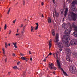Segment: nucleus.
Segmentation results:
<instances>
[{
    "label": "nucleus",
    "mask_w": 77,
    "mask_h": 77,
    "mask_svg": "<svg viewBox=\"0 0 77 77\" xmlns=\"http://www.w3.org/2000/svg\"><path fill=\"white\" fill-rule=\"evenodd\" d=\"M58 50H59V51H60H60H62V49H57V53H54L53 54V55H54V57H55V59H57V64L58 65L59 68H60V69L62 70L65 76H68V75H67L66 72H65L64 71V70H63V69L60 67L61 66L60 62H59V60H58V59H57L58 58V55L57 54V53H59V51H58Z\"/></svg>",
    "instance_id": "nucleus-1"
},
{
    "label": "nucleus",
    "mask_w": 77,
    "mask_h": 77,
    "mask_svg": "<svg viewBox=\"0 0 77 77\" xmlns=\"http://www.w3.org/2000/svg\"><path fill=\"white\" fill-rule=\"evenodd\" d=\"M71 29H66L64 32V33L66 35H64L63 37V42L66 43L68 41H69L70 40V37H69V34L71 33Z\"/></svg>",
    "instance_id": "nucleus-2"
},
{
    "label": "nucleus",
    "mask_w": 77,
    "mask_h": 77,
    "mask_svg": "<svg viewBox=\"0 0 77 77\" xmlns=\"http://www.w3.org/2000/svg\"><path fill=\"white\" fill-rule=\"evenodd\" d=\"M55 39H56V41L55 42V45H58L59 48H63V45L60 42L58 43L57 42L59 41V34L57 33L56 34Z\"/></svg>",
    "instance_id": "nucleus-3"
},
{
    "label": "nucleus",
    "mask_w": 77,
    "mask_h": 77,
    "mask_svg": "<svg viewBox=\"0 0 77 77\" xmlns=\"http://www.w3.org/2000/svg\"><path fill=\"white\" fill-rule=\"evenodd\" d=\"M71 16L73 21H75L77 18V14L72 12L71 13Z\"/></svg>",
    "instance_id": "nucleus-4"
},
{
    "label": "nucleus",
    "mask_w": 77,
    "mask_h": 77,
    "mask_svg": "<svg viewBox=\"0 0 77 77\" xmlns=\"http://www.w3.org/2000/svg\"><path fill=\"white\" fill-rule=\"evenodd\" d=\"M70 70H72V74H74L77 73V70H76V68L75 67L73 66L72 67L70 66Z\"/></svg>",
    "instance_id": "nucleus-5"
},
{
    "label": "nucleus",
    "mask_w": 77,
    "mask_h": 77,
    "mask_svg": "<svg viewBox=\"0 0 77 77\" xmlns=\"http://www.w3.org/2000/svg\"><path fill=\"white\" fill-rule=\"evenodd\" d=\"M70 44L71 45H77V40L75 39L72 40L70 42Z\"/></svg>",
    "instance_id": "nucleus-6"
},
{
    "label": "nucleus",
    "mask_w": 77,
    "mask_h": 77,
    "mask_svg": "<svg viewBox=\"0 0 77 77\" xmlns=\"http://www.w3.org/2000/svg\"><path fill=\"white\" fill-rule=\"evenodd\" d=\"M53 64L51 63V64H49V68L51 69H54L56 70L57 68L56 67H54Z\"/></svg>",
    "instance_id": "nucleus-7"
},
{
    "label": "nucleus",
    "mask_w": 77,
    "mask_h": 77,
    "mask_svg": "<svg viewBox=\"0 0 77 77\" xmlns=\"http://www.w3.org/2000/svg\"><path fill=\"white\" fill-rule=\"evenodd\" d=\"M66 53L67 54V55H69V56H71V51L69 48H67L66 50Z\"/></svg>",
    "instance_id": "nucleus-8"
},
{
    "label": "nucleus",
    "mask_w": 77,
    "mask_h": 77,
    "mask_svg": "<svg viewBox=\"0 0 77 77\" xmlns=\"http://www.w3.org/2000/svg\"><path fill=\"white\" fill-rule=\"evenodd\" d=\"M75 23L73 22L72 24V27H73L74 29V30L75 32H77V26H75Z\"/></svg>",
    "instance_id": "nucleus-9"
},
{
    "label": "nucleus",
    "mask_w": 77,
    "mask_h": 77,
    "mask_svg": "<svg viewBox=\"0 0 77 77\" xmlns=\"http://www.w3.org/2000/svg\"><path fill=\"white\" fill-rule=\"evenodd\" d=\"M52 40L50 39L49 41V49L50 50V48L52 46Z\"/></svg>",
    "instance_id": "nucleus-10"
},
{
    "label": "nucleus",
    "mask_w": 77,
    "mask_h": 77,
    "mask_svg": "<svg viewBox=\"0 0 77 77\" xmlns=\"http://www.w3.org/2000/svg\"><path fill=\"white\" fill-rule=\"evenodd\" d=\"M70 56H71V55H67V56H66V59L67 61H68L69 62H71V59H70Z\"/></svg>",
    "instance_id": "nucleus-11"
},
{
    "label": "nucleus",
    "mask_w": 77,
    "mask_h": 77,
    "mask_svg": "<svg viewBox=\"0 0 77 77\" xmlns=\"http://www.w3.org/2000/svg\"><path fill=\"white\" fill-rule=\"evenodd\" d=\"M71 9L72 11H75L76 10V8L74 5H72L71 6Z\"/></svg>",
    "instance_id": "nucleus-12"
},
{
    "label": "nucleus",
    "mask_w": 77,
    "mask_h": 77,
    "mask_svg": "<svg viewBox=\"0 0 77 77\" xmlns=\"http://www.w3.org/2000/svg\"><path fill=\"white\" fill-rule=\"evenodd\" d=\"M27 74V72L26 71L23 72L22 75H21V77H26Z\"/></svg>",
    "instance_id": "nucleus-13"
},
{
    "label": "nucleus",
    "mask_w": 77,
    "mask_h": 77,
    "mask_svg": "<svg viewBox=\"0 0 77 77\" xmlns=\"http://www.w3.org/2000/svg\"><path fill=\"white\" fill-rule=\"evenodd\" d=\"M25 32V26L23 27L22 28V30L21 31V33L23 35H24V33Z\"/></svg>",
    "instance_id": "nucleus-14"
},
{
    "label": "nucleus",
    "mask_w": 77,
    "mask_h": 77,
    "mask_svg": "<svg viewBox=\"0 0 77 77\" xmlns=\"http://www.w3.org/2000/svg\"><path fill=\"white\" fill-rule=\"evenodd\" d=\"M31 32L32 33H33V32H34L35 30V27H34L32 26L31 27Z\"/></svg>",
    "instance_id": "nucleus-15"
},
{
    "label": "nucleus",
    "mask_w": 77,
    "mask_h": 77,
    "mask_svg": "<svg viewBox=\"0 0 77 77\" xmlns=\"http://www.w3.org/2000/svg\"><path fill=\"white\" fill-rule=\"evenodd\" d=\"M68 8H66L65 12V17H66V15H67V13H68Z\"/></svg>",
    "instance_id": "nucleus-16"
},
{
    "label": "nucleus",
    "mask_w": 77,
    "mask_h": 77,
    "mask_svg": "<svg viewBox=\"0 0 77 77\" xmlns=\"http://www.w3.org/2000/svg\"><path fill=\"white\" fill-rule=\"evenodd\" d=\"M73 35L75 37H77V31H75V32L73 33Z\"/></svg>",
    "instance_id": "nucleus-17"
},
{
    "label": "nucleus",
    "mask_w": 77,
    "mask_h": 77,
    "mask_svg": "<svg viewBox=\"0 0 77 77\" xmlns=\"http://www.w3.org/2000/svg\"><path fill=\"white\" fill-rule=\"evenodd\" d=\"M72 4L74 5V4H77V1L76 0H74L72 1Z\"/></svg>",
    "instance_id": "nucleus-18"
},
{
    "label": "nucleus",
    "mask_w": 77,
    "mask_h": 77,
    "mask_svg": "<svg viewBox=\"0 0 77 77\" xmlns=\"http://www.w3.org/2000/svg\"><path fill=\"white\" fill-rule=\"evenodd\" d=\"M35 24L37 26H36V27H35V30H38V27H39V24H38V23H36Z\"/></svg>",
    "instance_id": "nucleus-19"
},
{
    "label": "nucleus",
    "mask_w": 77,
    "mask_h": 77,
    "mask_svg": "<svg viewBox=\"0 0 77 77\" xmlns=\"http://www.w3.org/2000/svg\"><path fill=\"white\" fill-rule=\"evenodd\" d=\"M52 34L53 35V36H55V30H52Z\"/></svg>",
    "instance_id": "nucleus-20"
},
{
    "label": "nucleus",
    "mask_w": 77,
    "mask_h": 77,
    "mask_svg": "<svg viewBox=\"0 0 77 77\" xmlns=\"http://www.w3.org/2000/svg\"><path fill=\"white\" fill-rule=\"evenodd\" d=\"M48 23H51V19L50 18V17L48 18Z\"/></svg>",
    "instance_id": "nucleus-21"
},
{
    "label": "nucleus",
    "mask_w": 77,
    "mask_h": 77,
    "mask_svg": "<svg viewBox=\"0 0 77 77\" xmlns=\"http://www.w3.org/2000/svg\"><path fill=\"white\" fill-rule=\"evenodd\" d=\"M13 69H18L19 70H20V69L18 68H17V66L13 67Z\"/></svg>",
    "instance_id": "nucleus-22"
},
{
    "label": "nucleus",
    "mask_w": 77,
    "mask_h": 77,
    "mask_svg": "<svg viewBox=\"0 0 77 77\" xmlns=\"http://www.w3.org/2000/svg\"><path fill=\"white\" fill-rule=\"evenodd\" d=\"M26 57H22L20 58L21 60H26Z\"/></svg>",
    "instance_id": "nucleus-23"
},
{
    "label": "nucleus",
    "mask_w": 77,
    "mask_h": 77,
    "mask_svg": "<svg viewBox=\"0 0 77 77\" xmlns=\"http://www.w3.org/2000/svg\"><path fill=\"white\" fill-rule=\"evenodd\" d=\"M55 15L56 17H59V13H56L55 14Z\"/></svg>",
    "instance_id": "nucleus-24"
},
{
    "label": "nucleus",
    "mask_w": 77,
    "mask_h": 77,
    "mask_svg": "<svg viewBox=\"0 0 77 77\" xmlns=\"http://www.w3.org/2000/svg\"><path fill=\"white\" fill-rule=\"evenodd\" d=\"M65 45H66L68 47H69L70 44H69V43H65Z\"/></svg>",
    "instance_id": "nucleus-25"
},
{
    "label": "nucleus",
    "mask_w": 77,
    "mask_h": 77,
    "mask_svg": "<svg viewBox=\"0 0 77 77\" xmlns=\"http://www.w3.org/2000/svg\"><path fill=\"white\" fill-rule=\"evenodd\" d=\"M2 51H3V54H6V53H5V49H4V48H3L2 49Z\"/></svg>",
    "instance_id": "nucleus-26"
},
{
    "label": "nucleus",
    "mask_w": 77,
    "mask_h": 77,
    "mask_svg": "<svg viewBox=\"0 0 77 77\" xmlns=\"http://www.w3.org/2000/svg\"><path fill=\"white\" fill-rule=\"evenodd\" d=\"M15 36H18V37H19V36H20V33H17L16 35H15Z\"/></svg>",
    "instance_id": "nucleus-27"
},
{
    "label": "nucleus",
    "mask_w": 77,
    "mask_h": 77,
    "mask_svg": "<svg viewBox=\"0 0 77 77\" xmlns=\"http://www.w3.org/2000/svg\"><path fill=\"white\" fill-rule=\"evenodd\" d=\"M5 47L6 48H8V44L6 42H5Z\"/></svg>",
    "instance_id": "nucleus-28"
},
{
    "label": "nucleus",
    "mask_w": 77,
    "mask_h": 77,
    "mask_svg": "<svg viewBox=\"0 0 77 77\" xmlns=\"http://www.w3.org/2000/svg\"><path fill=\"white\" fill-rule=\"evenodd\" d=\"M11 10L10 7L9 8V10L8 12H7V14L9 15V12H10V10Z\"/></svg>",
    "instance_id": "nucleus-29"
},
{
    "label": "nucleus",
    "mask_w": 77,
    "mask_h": 77,
    "mask_svg": "<svg viewBox=\"0 0 77 77\" xmlns=\"http://www.w3.org/2000/svg\"><path fill=\"white\" fill-rule=\"evenodd\" d=\"M6 28H7V25H6V24H5L4 26V30H6Z\"/></svg>",
    "instance_id": "nucleus-30"
},
{
    "label": "nucleus",
    "mask_w": 77,
    "mask_h": 77,
    "mask_svg": "<svg viewBox=\"0 0 77 77\" xmlns=\"http://www.w3.org/2000/svg\"><path fill=\"white\" fill-rule=\"evenodd\" d=\"M20 54L21 56H24V54H22V53H20Z\"/></svg>",
    "instance_id": "nucleus-31"
},
{
    "label": "nucleus",
    "mask_w": 77,
    "mask_h": 77,
    "mask_svg": "<svg viewBox=\"0 0 77 77\" xmlns=\"http://www.w3.org/2000/svg\"><path fill=\"white\" fill-rule=\"evenodd\" d=\"M11 73H12V72H10L8 73V75H10V74H11Z\"/></svg>",
    "instance_id": "nucleus-32"
},
{
    "label": "nucleus",
    "mask_w": 77,
    "mask_h": 77,
    "mask_svg": "<svg viewBox=\"0 0 77 77\" xmlns=\"http://www.w3.org/2000/svg\"><path fill=\"white\" fill-rule=\"evenodd\" d=\"M20 62L19 61V62H17V65H19V64H20Z\"/></svg>",
    "instance_id": "nucleus-33"
},
{
    "label": "nucleus",
    "mask_w": 77,
    "mask_h": 77,
    "mask_svg": "<svg viewBox=\"0 0 77 77\" xmlns=\"http://www.w3.org/2000/svg\"><path fill=\"white\" fill-rule=\"evenodd\" d=\"M12 55L13 56H14H14H15V54L13 53L12 54Z\"/></svg>",
    "instance_id": "nucleus-34"
},
{
    "label": "nucleus",
    "mask_w": 77,
    "mask_h": 77,
    "mask_svg": "<svg viewBox=\"0 0 77 77\" xmlns=\"http://www.w3.org/2000/svg\"><path fill=\"white\" fill-rule=\"evenodd\" d=\"M52 53L51 52H50L49 53V54L48 55V56H50V55H52Z\"/></svg>",
    "instance_id": "nucleus-35"
},
{
    "label": "nucleus",
    "mask_w": 77,
    "mask_h": 77,
    "mask_svg": "<svg viewBox=\"0 0 77 77\" xmlns=\"http://www.w3.org/2000/svg\"><path fill=\"white\" fill-rule=\"evenodd\" d=\"M41 5L42 6H43L44 5V2H42L41 3Z\"/></svg>",
    "instance_id": "nucleus-36"
},
{
    "label": "nucleus",
    "mask_w": 77,
    "mask_h": 77,
    "mask_svg": "<svg viewBox=\"0 0 77 77\" xmlns=\"http://www.w3.org/2000/svg\"><path fill=\"white\" fill-rule=\"evenodd\" d=\"M54 4H55V0H52Z\"/></svg>",
    "instance_id": "nucleus-37"
},
{
    "label": "nucleus",
    "mask_w": 77,
    "mask_h": 77,
    "mask_svg": "<svg viewBox=\"0 0 77 77\" xmlns=\"http://www.w3.org/2000/svg\"><path fill=\"white\" fill-rule=\"evenodd\" d=\"M23 6H24V5H25V1L24 0L23 1Z\"/></svg>",
    "instance_id": "nucleus-38"
},
{
    "label": "nucleus",
    "mask_w": 77,
    "mask_h": 77,
    "mask_svg": "<svg viewBox=\"0 0 77 77\" xmlns=\"http://www.w3.org/2000/svg\"><path fill=\"white\" fill-rule=\"evenodd\" d=\"M12 44H13V45H16V44H17V43H13Z\"/></svg>",
    "instance_id": "nucleus-39"
},
{
    "label": "nucleus",
    "mask_w": 77,
    "mask_h": 77,
    "mask_svg": "<svg viewBox=\"0 0 77 77\" xmlns=\"http://www.w3.org/2000/svg\"><path fill=\"white\" fill-rule=\"evenodd\" d=\"M11 33H12V31L11 30H9V35H10Z\"/></svg>",
    "instance_id": "nucleus-40"
},
{
    "label": "nucleus",
    "mask_w": 77,
    "mask_h": 77,
    "mask_svg": "<svg viewBox=\"0 0 77 77\" xmlns=\"http://www.w3.org/2000/svg\"><path fill=\"white\" fill-rule=\"evenodd\" d=\"M16 21V20H15L14 21H13V23H14V24H15V23Z\"/></svg>",
    "instance_id": "nucleus-41"
},
{
    "label": "nucleus",
    "mask_w": 77,
    "mask_h": 77,
    "mask_svg": "<svg viewBox=\"0 0 77 77\" xmlns=\"http://www.w3.org/2000/svg\"><path fill=\"white\" fill-rule=\"evenodd\" d=\"M23 26H24V25H23V24H21V26H20V27L21 28Z\"/></svg>",
    "instance_id": "nucleus-42"
},
{
    "label": "nucleus",
    "mask_w": 77,
    "mask_h": 77,
    "mask_svg": "<svg viewBox=\"0 0 77 77\" xmlns=\"http://www.w3.org/2000/svg\"><path fill=\"white\" fill-rule=\"evenodd\" d=\"M41 17L42 18H43V17H44V15H43V14H42Z\"/></svg>",
    "instance_id": "nucleus-43"
},
{
    "label": "nucleus",
    "mask_w": 77,
    "mask_h": 77,
    "mask_svg": "<svg viewBox=\"0 0 77 77\" xmlns=\"http://www.w3.org/2000/svg\"><path fill=\"white\" fill-rule=\"evenodd\" d=\"M14 47L16 48H17V45H14Z\"/></svg>",
    "instance_id": "nucleus-44"
},
{
    "label": "nucleus",
    "mask_w": 77,
    "mask_h": 77,
    "mask_svg": "<svg viewBox=\"0 0 77 77\" xmlns=\"http://www.w3.org/2000/svg\"><path fill=\"white\" fill-rule=\"evenodd\" d=\"M43 61L44 62H46V59H45L44 60H43Z\"/></svg>",
    "instance_id": "nucleus-45"
},
{
    "label": "nucleus",
    "mask_w": 77,
    "mask_h": 77,
    "mask_svg": "<svg viewBox=\"0 0 77 77\" xmlns=\"http://www.w3.org/2000/svg\"><path fill=\"white\" fill-rule=\"evenodd\" d=\"M5 62H6L7 61V59H6L5 60Z\"/></svg>",
    "instance_id": "nucleus-46"
},
{
    "label": "nucleus",
    "mask_w": 77,
    "mask_h": 77,
    "mask_svg": "<svg viewBox=\"0 0 77 77\" xmlns=\"http://www.w3.org/2000/svg\"><path fill=\"white\" fill-rule=\"evenodd\" d=\"M74 55L75 56H76L77 55V54H76V53H74Z\"/></svg>",
    "instance_id": "nucleus-47"
},
{
    "label": "nucleus",
    "mask_w": 77,
    "mask_h": 77,
    "mask_svg": "<svg viewBox=\"0 0 77 77\" xmlns=\"http://www.w3.org/2000/svg\"><path fill=\"white\" fill-rule=\"evenodd\" d=\"M29 54H32V53H31V51H29Z\"/></svg>",
    "instance_id": "nucleus-48"
},
{
    "label": "nucleus",
    "mask_w": 77,
    "mask_h": 77,
    "mask_svg": "<svg viewBox=\"0 0 77 77\" xmlns=\"http://www.w3.org/2000/svg\"><path fill=\"white\" fill-rule=\"evenodd\" d=\"M53 17H54V13H53Z\"/></svg>",
    "instance_id": "nucleus-49"
},
{
    "label": "nucleus",
    "mask_w": 77,
    "mask_h": 77,
    "mask_svg": "<svg viewBox=\"0 0 77 77\" xmlns=\"http://www.w3.org/2000/svg\"><path fill=\"white\" fill-rule=\"evenodd\" d=\"M30 60L31 61H32V60H33V59H32V58H30Z\"/></svg>",
    "instance_id": "nucleus-50"
},
{
    "label": "nucleus",
    "mask_w": 77,
    "mask_h": 77,
    "mask_svg": "<svg viewBox=\"0 0 77 77\" xmlns=\"http://www.w3.org/2000/svg\"><path fill=\"white\" fill-rule=\"evenodd\" d=\"M25 60L26 62H27V61H28L26 58V60Z\"/></svg>",
    "instance_id": "nucleus-51"
},
{
    "label": "nucleus",
    "mask_w": 77,
    "mask_h": 77,
    "mask_svg": "<svg viewBox=\"0 0 77 77\" xmlns=\"http://www.w3.org/2000/svg\"><path fill=\"white\" fill-rule=\"evenodd\" d=\"M55 73H56V72H53V74H55Z\"/></svg>",
    "instance_id": "nucleus-52"
},
{
    "label": "nucleus",
    "mask_w": 77,
    "mask_h": 77,
    "mask_svg": "<svg viewBox=\"0 0 77 77\" xmlns=\"http://www.w3.org/2000/svg\"><path fill=\"white\" fill-rule=\"evenodd\" d=\"M18 29H17V33H18Z\"/></svg>",
    "instance_id": "nucleus-53"
},
{
    "label": "nucleus",
    "mask_w": 77,
    "mask_h": 77,
    "mask_svg": "<svg viewBox=\"0 0 77 77\" xmlns=\"http://www.w3.org/2000/svg\"><path fill=\"white\" fill-rule=\"evenodd\" d=\"M55 13L56 14V13H57V12H56V10H55Z\"/></svg>",
    "instance_id": "nucleus-54"
},
{
    "label": "nucleus",
    "mask_w": 77,
    "mask_h": 77,
    "mask_svg": "<svg viewBox=\"0 0 77 77\" xmlns=\"http://www.w3.org/2000/svg\"><path fill=\"white\" fill-rule=\"evenodd\" d=\"M48 56H48V55L46 57V58H47V57H48Z\"/></svg>",
    "instance_id": "nucleus-55"
},
{
    "label": "nucleus",
    "mask_w": 77,
    "mask_h": 77,
    "mask_svg": "<svg viewBox=\"0 0 77 77\" xmlns=\"http://www.w3.org/2000/svg\"><path fill=\"white\" fill-rule=\"evenodd\" d=\"M8 46H10V44H8Z\"/></svg>",
    "instance_id": "nucleus-56"
},
{
    "label": "nucleus",
    "mask_w": 77,
    "mask_h": 77,
    "mask_svg": "<svg viewBox=\"0 0 77 77\" xmlns=\"http://www.w3.org/2000/svg\"><path fill=\"white\" fill-rule=\"evenodd\" d=\"M4 56H6V55H5V54H4Z\"/></svg>",
    "instance_id": "nucleus-57"
},
{
    "label": "nucleus",
    "mask_w": 77,
    "mask_h": 77,
    "mask_svg": "<svg viewBox=\"0 0 77 77\" xmlns=\"http://www.w3.org/2000/svg\"><path fill=\"white\" fill-rule=\"evenodd\" d=\"M18 2H17L16 4V5H17V4H18Z\"/></svg>",
    "instance_id": "nucleus-58"
},
{
    "label": "nucleus",
    "mask_w": 77,
    "mask_h": 77,
    "mask_svg": "<svg viewBox=\"0 0 77 77\" xmlns=\"http://www.w3.org/2000/svg\"><path fill=\"white\" fill-rule=\"evenodd\" d=\"M63 13V11H61V14H62Z\"/></svg>",
    "instance_id": "nucleus-59"
},
{
    "label": "nucleus",
    "mask_w": 77,
    "mask_h": 77,
    "mask_svg": "<svg viewBox=\"0 0 77 77\" xmlns=\"http://www.w3.org/2000/svg\"><path fill=\"white\" fill-rule=\"evenodd\" d=\"M5 39H6V38H7V37H5Z\"/></svg>",
    "instance_id": "nucleus-60"
},
{
    "label": "nucleus",
    "mask_w": 77,
    "mask_h": 77,
    "mask_svg": "<svg viewBox=\"0 0 77 77\" xmlns=\"http://www.w3.org/2000/svg\"><path fill=\"white\" fill-rule=\"evenodd\" d=\"M2 29V28H0V30H1Z\"/></svg>",
    "instance_id": "nucleus-61"
},
{
    "label": "nucleus",
    "mask_w": 77,
    "mask_h": 77,
    "mask_svg": "<svg viewBox=\"0 0 77 77\" xmlns=\"http://www.w3.org/2000/svg\"><path fill=\"white\" fill-rule=\"evenodd\" d=\"M0 31H1V29H0Z\"/></svg>",
    "instance_id": "nucleus-62"
},
{
    "label": "nucleus",
    "mask_w": 77,
    "mask_h": 77,
    "mask_svg": "<svg viewBox=\"0 0 77 77\" xmlns=\"http://www.w3.org/2000/svg\"><path fill=\"white\" fill-rule=\"evenodd\" d=\"M1 53V52L0 51V53Z\"/></svg>",
    "instance_id": "nucleus-63"
},
{
    "label": "nucleus",
    "mask_w": 77,
    "mask_h": 77,
    "mask_svg": "<svg viewBox=\"0 0 77 77\" xmlns=\"http://www.w3.org/2000/svg\"><path fill=\"white\" fill-rule=\"evenodd\" d=\"M15 0H14V1H15Z\"/></svg>",
    "instance_id": "nucleus-64"
}]
</instances>
